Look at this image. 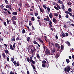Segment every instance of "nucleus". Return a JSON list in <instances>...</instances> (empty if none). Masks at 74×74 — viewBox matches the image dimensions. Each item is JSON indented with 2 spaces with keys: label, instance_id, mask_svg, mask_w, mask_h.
Here are the masks:
<instances>
[{
  "label": "nucleus",
  "instance_id": "1",
  "mask_svg": "<svg viewBox=\"0 0 74 74\" xmlns=\"http://www.w3.org/2000/svg\"><path fill=\"white\" fill-rule=\"evenodd\" d=\"M55 52H56V50L54 49L53 50H51V53H50V51H49L48 49L47 48L46 49L45 52V55H54L55 56Z\"/></svg>",
  "mask_w": 74,
  "mask_h": 74
},
{
  "label": "nucleus",
  "instance_id": "2",
  "mask_svg": "<svg viewBox=\"0 0 74 74\" xmlns=\"http://www.w3.org/2000/svg\"><path fill=\"white\" fill-rule=\"evenodd\" d=\"M49 46L51 49H52V48H53L54 47V44H53V42H49Z\"/></svg>",
  "mask_w": 74,
  "mask_h": 74
},
{
  "label": "nucleus",
  "instance_id": "3",
  "mask_svg": "<svg viewBox=\"0 0 74 74\" xmlns=\"http://www.w3.org/2000/svg\"><path fill=\"white\" fill-rule=\"evenodd\" d=\"M70 66H67L66 67L64 68V71L65 72L67 71V72L69 73L70 71Z\"/></svg>",
  "mask_w": 74,
  "mask_h": 74
},
{
  "label": "nucleus",
  "instance_id": "4",
  "mask_svg": "<svg viewBox=\"0 0 74 74\" xmlns=\"http://www.w3.org/2000/svg\"><path fill=\"white\" fill-rule=\"evenodd\" d=\"M47 63V61L45 60H43L42 61V67L45 68V64Z\"/></svg>",
  "mask_w": 74,
  "mask_h": 74
},
{
  "label": "nucleus",
  "instance_id": "5",
  "mask_svg": "<svg viewBox=\"0 0 74 74\" xmlns=\"http://www.w3.org/2000/svg\"><path fill=\"white\" fill-rule=\"evenodd\" d=\"M31 51L32 53H33L34 51H36V49L35 47H34V49H32Z\"/></svg>",
  "mask_w": 74,
  "mask_h": 74
},
{
  "label": "nucleus",
  "instance_id": "6",
  "mask_svg": "<svg viewBox=\"0 0 74 74\" xmlns=\"http://www.w3.org/2000/svg\"><path fill=\"white\" fill-rule=\"evenodd\" d=\"M55 45L56 47L58 48V49H60V46L58 43H55Z\"/></svg>",
  "mask_w": 74,
  "mask_h": 74
},
{
  "label": "nucleus",
  "instance_id": "7",
  "mask_svg": "<svg viewBox=\"0 0 74 74\" xmlns=\"http://www.w3.org/2000/svg\"><path fill=\"white\" fill-rule=\"evenodd\" d=\"M49 26H50V27H52V21L51 20L50 21L49 20Z\"/></svg>",
  "mask_w": 74,
  "mask_h": 74
},
{
  "label": "nucleus",
  "instance_id": "8",
  "mask_svg": "<svg viewBox=\"0 0 74 74\" xmlns=\"http://www.w3.org/2000/svg\"><path fill=\"white\" fill-rule=\"evenodd\" d=\"M44 19L45 21H47V22H49V20L50 19H49V18H44Z\"/></svg>",
  "mask_w": 74,
  "mask_h": 74
},
{
  "label": "nucleus",
  "instance_id": "9",
  "mask_svg": "<svg viewBox=\"0 0 74 74\" xmlns=\"http://www.w3.org/2000/svg\"><path fill=\"white\" fill-rule=\"evenodd\" d=\"M14 20H16V16H13L12 19V21H14Z\"/></svg>",
  "mask_w": 74,
  "mask_h": 74
},
{
  "label": "nucleus",
  "instance_id": "10",
  "mask_svg": "<svg viewBox=\"0 0 74 74\" xmlns=\"http://www.w3.org/2000/svg\"><path fill=\"white\" fill-rule=\"evenodd\" d=\"M52 21L54 23H56V22L57 21V20H56V19H55V18H53Z\"/></svg>",
  "mask_w": 74,
  "mask_h": 74
},
{
  "label": "nucleus",
  "instance_id": "11",
  "mask_svg": "<svg viewBox=\"0 0 74 74\" xmlns=\"http://www.w3.org/2000/svg\"><path fill=\"white\" fill-rule=\"evenodd\" d=\"M13 63L15 66V67H17V63L16 62V61H14L13 62Z\"/></svg>",
  "mask_w": 74,
  "mask_h": 74
},
{
  "label": "nucleus",
  "instance_id": "12",
  "mask_svg": "<svg viewBox=\"0 0 74 74\" xmlns=\"http://www.w3.org/2000/svg\"><path fill=\"white\" fill-rule=\"evenodd\" d=\"M59 54H58V53H57L56 54V56H55V58L58 59V58H59Z\"/></svg>",
  "mask_w": 74,
  "mask_h": 74
},
{
  "label": "nucleus",
  "instance_id": "13",
  "mask_svg": "<svg viewBox=\"0 0 74 74\" xmlns=\"http://www.w3.org/2000/svg\"><path fill=\"white\" fill-rule=\"evenodd\" d=\"M39 8H40V11L41 12H42V13H43V11H44V9H42L41 8H40V7H39Z\"/></svg>",
  "mask_w": 74,
  "mask_h": 74
},
{
  "label": "nucleus",
  "instance_id": "14",
  "mask_svg": "<svg viewBox=\"0 0 74 74\" xmlns=\"http://www.w3.org/2000/svg\"><path fill=\"white\" fill-rule=\"evenodd\" d=\"M66 44L68 46H70L71 45V44H70V43L69 41H67L66 42Z\"/></svg>",
  "mask_w": 74,
  "mask_h": 74
},
{
  "label": "nucleus",
  "instance_id": "15",
  "mask_svg": "<svg viewBox=\"0 0 74 74\" xmlns=\"http://www.w3.org/2000/svg\"><path fill=\"white\" fill-rule=\"evenodd\" d=\"M53 16V15L52 14V13H50L49 14V16L50 18H52V16Z\"/></svg>",
  "mask_w": 74,
  "mask_h": 74
},
{
  "label": "nucleus",
  "instance_id": "16",
  "mask_svg": "<svg viewBox=\"0 0 74 74\" xmlns=\"http://www.w3.org/2000/svg\"><path fill=\"white\" fill-rule=\"evenodd\" d=\"M37 58H38V59H39V60H40V56L39 54H38L37 55Z\"/></svg>",
  "mask_w": 74,
  "mask_h": 74
},
{
  "label": "nucleus",
  "instance_id": "17",
  "mask_svg": "<svg viewBox=\"0 0 74 74\" xmlns=\"http://www.w3.org/2000/svg\"><path fill=\"white\" fill-rule=\"evenodd\" d=\"M61 49L62 51H63V49L64 48V46H63L62 45H61Z\"/></svg>",
  "mask_w": 74,
  "mask_h": 74
},
{
  "label": "nucleus",
  "instance_id": "18",
  "mask_svg": "<svg viewBox=\"0 0 74 74\" xmlns=\"http://www.w3.org/2000/svg\"><path fill=\"white\" fill-rule=\"evenodd\" d=\"M31 63H32V64H36V63L35 62V61L32 60V61H30Z\"/></svg>",
  "mask_w": 74,
  "mask_h": 74
},
{
  "label": "nucleus",
  "instance_id": "19",
  "mask_svg": "<svg viewBox=\"0 0 74 74\" xmlns=\"http://www.w3.org/2000/svg\"><path fill=\"white\" fill-rule=\"evenodd\" d=\"M10 49H11L12 50H14V49L12 47V45H11L10 44Z\"/></svg>",
  "mask_w": 74,
  "mask_h": 74
},
{
  "label": "nucleus",
  "instance_id": "20",
  "mask_svg": "<svg viewBox=\"0 0 74 74\" xmlns=\"http://www.w3.org/2000/svg\"><path fill=\"white\" fill-rule=\"evenodd\" d=\"M12 15H17V12H13L12 14Z\"/></svg>",
  "mask_w": 74,
  "mask_h": 74
},
{
  "label": "nucleus",
  "instance_id": "21",
  "mask_svg": "<svg viewBox=\"0 0 74 74\" xmlns=\"http://www.w3.org/2000/svg\"><path fill=\"white\" fill-rule=\"evenodd\" d=\"M5 53H6L7 54V53H9V51L7 49L5 50Z\"/></svg>",
  "mask_w": 74,
  "mask_h": 74
},
{
  "label": "nucleus",
  "instance_id": "22",
  "mask_svg": "<svg viewBox=\"0 0 74 74\" xmlns=\"http://www.w3.org/2000/svg\"><path fill=\"white\" fill-rule=\"evenodd\" d=\"M18 5L20 6V8H22V3H20L18 4Z\"/></svg>",
  "mask_w": 74,
  "mask_h": 74
},
{
  "label": "nucleus",
  "instance_id": "23",
  "mask_svg": "<svg viewBox=\"0 0 74 74\" xmlns=\"http://www.w3.org/2000/svg\"><path fill=\"white\" fill-rule=\"evenodd\" d=\"M38 40L40 42H41L42 43H43V41L42 40H41V39L40 38H38Z\"/></svg>",
  "mask_w": 74,
  "mask_h": 74
},
{
  "label": "nucleus",
  "instance_id": "24",
  "mask_svg": "<svg viewBox=\"0 0 74 74\" xmlns=\"http://www.w3.org/2000/svg\"><path fill=\"white\" fill-rule=\"evenodd\" d=\"M66 62L67 63H70V60L68 59H66Z\"/></svg>",
  "mask_w": 74,
  "mask_h": 74
},
{
  "label": "nucleus",
  "instance_id": "25",
  "mask_svg": "<svg viewBox=\"0 0 74 74\" xmlns=\"http://www.w3.org/2000/svg\"><path fill=\"white\" fill-rule=\"evenodd\" d=\"M68 11L69 12H71L72 11V9L70 8H69L68 9Z\"/></svg>",
  "mask_w": 74,
  "mask_h": 74
},
{
  "label": "nucleus",
  "instance_id": "26",
  "mask_svg": "<svg viewBox=\"0 0 74 74\" xmlns=\"http://www.w3.org/2000/svg\"><path fill=\"white\" fill-rule=\"evenodd\" d=\"M54 15L56 17L58 16H59V15H58L57 13H54Z\"/></svg>",
  "mask_w": 74,
  "mask_h": 74
},
{
  "label": "nucleus",
  "instance_id": "27",
  "mask_svg": "<svg viewBox=\"0 0 74 74\" xmlns=\"http://www.w3.org/2000/svg\"><path fill=\"white\" fill-rule=\"evenodd\" d=\"M17 66L19 67V61L17 62Z\"/></svg>",
  "mask_w": 74,
  "mask_h": 74
},
{
  "label": "nucleus",
  "instance_id": "28",
  "mask_svg": "<svg viewBox=\"0 0 74 74\" xmlns=\"http://www.w3.org/2000/svg\"><path fill=\"white\" fill-rule=\"evenodd\" d=\"M58 2L59 3H60V4H62V3H63V2L60 0L58 1Z\"/></svg>",
  "mask_w": 74,
  "mask_h": 74
},
{
  "label": "nucleus",
  "instance_id": "29",
  "mask_svg": "<svg viewBox=\"0 0 74 74\" xmlns=\"http://www.w3.org/2000/svg\"><path fill=\"white\" fill-rule=\"evenodd\" d=\"M2 55L3 58H5V55L4 53H2Z\"/></svg>",
  "mask_w": 74,
  "mask_h": 74
},
{
  "label": "nucleus",
  "instance_id": "30",
  "mask_svg": "<svg viewBox=\"0 0 74 74\" xmlns=\"http://www.w3.org/2000/svg\"><path fill=\"white\" fill-rule=\"evenodd\" d=\"M14 25H16V22L15 21L13 20L12 21Z\"/></svg>",
  "mask_w": 74,
  "mask_h": 74
},
{
  "label": "nucleus",
  "instance_id": "31",
  "mask_svg": "<svg viewBox=\"0 0 74 74\" xmlns=\"http://www.w3.org/2000/svg\"><path fill=\"white\" fill-rule=\"evenodd\" d=\"M27 61L28 62H29V63H30V58H29V57L27 58Z\"/></svg>",
  "mask_w": 74,
  "mask_h": 74
},
{
  "label": "nucleus",
  "instance_id": "32",
  "mask_svg": "<svg viewBox=\"0 0 74 74\" xmlns=\"http://www.w3.org/2000/svg\"><path fill=\"white\" fill-rule=\"evenodd\" d=\"M30 37H28L27 38V41H29L30 40Z\"/></svg>",
  "mask_w": 74,
  "mask_h": 74
},
{
  "label": "nucleus",
  "instance_id": "33",
  "mask_svg": "<svg viewBox=\"0 0 74 74\" xmlns=\"http://www.w3.org/2000/svg\"><path fill=\"white\" fill-rule=\"evenodd\" d=\"M7 24L8 25H9V23H10V22L9 21V20H8V19H7Z\"/></svg>",
  "mask_w": 74,
  "mask_h": 74
},
{
  "label": "nucleus",
  "instance_id": "34",
  "mask_svg": "<svg viewBox=\"0 0 74 74\" xmlns=\"http://www.w3.org/2000/svg\"><path fill=\"white\" fill-rule=\"evenodd\" d=\"M56 6L57 7H58V8H59V9H61V8L60 7V6H59L58 4H57Z\"/></svg>",
  "mask_w": 74,
  "mask_h": 74
},
{
  "label": "nucleus",
  "instance_id": "35",
  "mask_svg": "<svg viewBox=\"0 0 74 74\" xmlns=\"http://www.w3.org/2000/svg\"><path fill=\"white\" fill-rule=\"evenodd\" d=\"M62 37H64L66 36V34L64 33H63L62 35Z\"/></svg>",
  "mask_w": 74,
  "mask_h": 74
},
{
  "label": "nucleus",
  "instance_id": "36",
  "mask_svg": "<svg viewBox=\"0 0 74 74\" xmlns=\"http://www.w3.org/2000/svg\"><path fill=\"white\" fill-rule=\"evenodd\" d=\"M3 23L4 26H7V24L6 23V22H4Z\"/></svg>",
  "mask_w": 74,
  "mask_h": 74
},
{
  "label": "nucleus",
  "instance_id": "37",
  "mask_svg": "<svg viewBox=\"0 0 74 74\" xmlns=\"http://www.w3.org/2000/svg\"><path fill=\"white\" fill-rule=\"evenodd\" d=\"M35 15L36 16H37L38 15V12H35Z\"/></svg>",
  "mask_w": 74,
  "mask_h": 74
},
{
  "label": "nucleus",
  "instance_id": "38",
  "mask_svg": "<svg viewBox=\"0 0 74 74\" xmlns=\"http://www.w3.org/2000/svg\"><path fill=\"white\" fill-rule=\"evenodd\" d=\"M33 43H34V44H38V43H37V42H36V40H34V41Z\"/></svg>",
  "mask_w": 74,
  "mask_h": 74
},
{
  "label": "nucleus",
  "instance_id": "39",
  "mask_svg": "<svg viewBox=\"0 0 74 74\" xmlns=\"http://www.w3.org/2000/svg\"><path fill=\"white\" fill-rule=\"evenodd\" d=\"M31 48H32V45H30L28 47V49H29L30 50L31 49Z\"/></svg>",
  "mask_w": 74,
  "mask_h": 74
},
{
  "label": "nucleus",
  "instance_id": "40",
  "mask_svg": "<svg viewBox=\"0 0 74 74\" xmlns=\"http://www.w3.org/2000/svg\"><path fill=\"white\" fill-rule=\"evenodd\" d=\"M46 66L47 67V68H48L49 67V64L47 63L46 64Z\"/></svg>",
  "mask_w": 74,
  "mask_h": 74
},
{
  "label": "nucleus",
  "instance_id": "41",
  "mask_svg": "<svg viewBox=\"0 0 74 74\" xmlns=\"http://www.w3.org/2000/svg\"><path fill=\"white\" fill-rule=\"evenodd\" d=\"M15 44H16V43H15L13 45V47L14 48H15Z\"/></svg>",
  "mask_w": 74,
  "mask_h": 74
},
{
  "label": "nucleus",
  "instance_id": "42",
  "mask_svg": "<svg viewBox=\"0 0 74 74\" xmlns=\"http://www.w3.org/2000/svg\"><path fill=\"white\" fill-rule=\"evenodd\" d=\"M32 20L33 21H34L35 20V19L34 18V17H32Z\"/></svg>",
  "mask_w": 74,
  "mask_h": 74
},
{
  "label": "nucleus",
  "instance_id": "43",
  "mask_svg": "<svg viewBox=\"0 0 74 74\" xmlns=\"http://www.w3.org/2000/svg\"><path fill=\"white\" fill-rule=\"evenodd\" d=\"M68 5H71V4L70 3V2H69L67 3Z\"/></svg>",
  "mask_w": 74,
  "mask_h": 74
},
{
  "label": "nucleus",
  "instance_id": "44",
  "mask_svg": "<svg viewBox=\"0 0 74 74\" xmlns=\"http://www.w3.org/2000/svg\"><path fill=\"white\" fill-rule=\"evenodd\" d=\"M43 7H44L45 9H46L47 8V6L45 5H43Z\"/></svg>",
  "mask_w": 74,
  "mask_h": 74
},
{
  "label": "nucleus",
  "instance_id": "45",
  "mask_svg": "<svg viewBox=\"0 0 74 74\" xmlns=\"http://www.w3.org/2000/svg\"><path fill=\"white\" fill-rule=\"evenodd\" d=\"M65 13H66V14H69V12L67 11H65Z\"/></svg>",
  "mask_w": 74,
  "mask_h": 74
},
{
  "label": "nucleus",
  "instance_id": "46",
  "mask_svg": "<svg viewBox=\"0 0 74 74\" xmlns=\"http://www.w3.org/2000/svg\"><path fill=\"white\" fill-rule=\"evenodd\" d=\"M54 8L56 10H59V8H58L56 7V6H54Z\"/></svg>",
  "mask_w": 74,
  "mask_h": 74
},
{
  "label": "nucleus",
  "instance_id": "47",
  "mask_svg": "<svg viewBox=\"0 0 74 74\" xmlns=\"http://www.w3.org/2000/svg\"><path fill=\"white\" fill-rule=\"evenodd\" d=\"M29 25H32V22L30 21L29 22Z\"/></svg>",
  "mask_w": 74,
  "mask_h": 74
},
{
  "label": "nucleus",
  "instance_id": "48",
  "mask_svg": "<svg viewBox=\"0 0 74 74\" xmlns=\"http://www.w3.org/2000/svg\"><path fill=\"white\" fill-rule=\"evenodd\" d=\"M55 38L56 39H57V40H58V35H56Z\"/></svg>",
  "mask_w": 74,
  "mask_h": 74
},
{
  "label": "nucleus",
  "instance_id": "49",
  "mask_svg": "<svg viewBox=\"0 0 74 74\" xmlns=\"http://www.w3.org/2000/svg\"><path fill=\"white\" fill-rule=\"evenodd\" d=\"M31 66H32V67L33 68L34 70L35 69V66H34L33 65H31Z\"/></svg>",
  "mask_w": 74,
  "mask_h": 74
},
{
  "label": "nucleus",
  "instance_id": "50",
  "mask_svg": "<svg viewBox=\"0 0 74 74\" xmlns=\"http://www.w3.org/2000/svg\"><path fill=\"white\" fill-rule=\"evenodd\" d=\"M22 33H25V29H23Z\"/></svg>",
  "mask_w": 74,
  "mask_h": 74
},
{
  "label": "nucleus",
  "instance_id": "51",
  "mask_svg": "<svg viewBox=\"0 0 74 74\" xmlns=\"http://www.w3.org/2000/svg\"><path fill=\"white\" fill-rule=\"evenodd\" d=\"M69 14H66V15L65 16V17L67 18H69Z\"/></svg>",
  "mask_w": 74,
  "mask_h": 74
},
{
  "label": "nucleus",
  "instance_id": "52",
  "mask_svg": "<svg viewBox=\"0 0 74 74\" xmlns=\"http://www.w3.org/2000/svg\"><path fill=\"white\" fill-rule=\"evenodd\" d=\"M12 41H15V39L14 38L12 39Z\"/></svg>",
  "mask_w": 74,
  "mask_h": 74
},
{
  "label": "nucleus",
  "instance_id": "53",
  "mask_svg": "<svg viewBox=\"0 0 74 74\" xmlns=\"http://www.w3.org/2000/svg\"><path fill=\"white\" fill-rule=\"evenodd\" d=\"M5 7L7 8H9V5H7L5 6Z\"/></svg>",
  "mask_w": 74,
  "mask_h": 74
},
{
  "label": "nucleus",
  "instance_id": "54",
  "mask_svg": "<svg viewBox=\"0 0 74 74\" xmlns=\"http://www.w3.org/2000/svg\"><path fill=\"white\" fill-rule=\"evenodd\" d=\"M28 21H29V20H28V19H26L25 21V22H26V23H27V22H28Z\"/></svg>",
  "mask_w": 74,
  "mask_h": 74
},
{
  "label": "nucleus",
  "instance_id": "55",
  "mask_svg": "<svg viewBox=\"0 0 74 74\" xmlns=\"http://www.w3.org/2000/svg\"><path fill=\"white\" fill-rule=\"evenodd\" d=\"M3 12L6 15H8V13H7V12Z\"/></svg>",
  "mask_w": 74,
  "mask_h": 74
},
{
  "label": "nucleus",
  "instance_id": "56",
  "mask_svg": "<svg viewBox=\"0 0 74 74\" xmlns=\"http://www.w3.org/2000/svg\"><path fill=\"white\" fill-rule=\"evenodd\" d=\"M63 27H65V28H67V26H66L65 25H64Z\"/></svg>",
  "mask_w": 74,
  "mask_h": 74
},
{
  "label": "nucleus",
  "instance_id": "57",
  "mask_svg": "<svg viewBox=\"0 0 74 74\" xmlns=\"http://www.w3.org/2000/svg\"><path fill=\"white\" fill-rule=\"evenodd\" d=\"M38 22L39 23L40 25V26H41V23L39 21V20H38Z\"/></svg>",
  "mask_w": 74,
  "mask_h": 74
},
{
  "label": "nucleus",
  "instance_id": "58",
  "mask_svg": "<svg viewBox=\"0 0 74 74\" xmlns=\"http://www.w3.org/2000/svg\"><path fill=\"white\" fill-rule=\"evenodd\" d=\"M9 8L10 9H11V7H12V6H11V5H9Z\"/></svg>",
  "mask_w": 74,
  "mask_h": 74
},
{
  "label": "nucleus",
  "instance_id": "59",
  "mask_svg": "<svg viewBox=\"0 0 74 74\" xmlns=\"http://www.w3.org/2000/svg\"><path fill=\"white\" fill-rule=\"evenodd\" d=\"M70 15V16H71L72 15V13L69 12V13L68 14Z\"/></svg>",
  "mask_w": 74,
  "mask_h": 74
},
{
  "label": "nucleus",
  "instance_id": "60",
  "mask_svg": "<svg viewBox=\"0 0 74 74\" xmlns=\"http://www.w3.org/2000/svg\"><path fill=\"white\" fill-rule=\"evenodd\" d=\"M61 7L62 8V9H64L65 7L64 6V5H62Z\"/></svg>",
  "mask_w": 74,
  "mask_h": 74
},
{
  "label": "nucleus",
  "instance_id": "61",
  "mask_svg": "<svg viewBox=\"0 0 74 74\" xmlns=\"http://www.w3.org/2000/svg\"><path fill=\"white\" fill-rule=\"evenodd\" d=\"M62 16L60 15H59V19H60V18H62Z\"/></svg>",
  "mask_w": 74,
  "mask_h": 74
},
{
  "label": "nucleus",
  "instance_id": "62",
  "mask_svg": "<svg viewBox=\"0 0 74 74\" xmlns=\"http://www.w3.org/2000/svg\"><path fill=\"white\" fill-rule=\"evenodd\" d=\"M5 2L6 4H8V2L7 0H5Z\"/></svg>",
  "mask_w": 74,
  "mask_h": 74
},
{
  "label": "nucleus",
  "instance_id": "63",
  "mask_svg": "<svg viewBox=\"0 0 74 74\" xmlns=\"http://www.w3.org/2000/svg\"><path fill=\"white\" fill-rule=\"evenodd\" d=\"M47 10L49 11H50V8H49V7L47 8Z\"/></svg>",
  "mask_w": 74,
  "mask_h": 74
},
{
  "label": "nucleus",
  "instance_id": "64",
  "mask_svg": "<svg viewBox=\"0 0 74 74\" xmlns=\"http://www.w3.org/2000/svg\"><path fill=\"white\" fill-rule=\"evenodd\" d=\"M11 60L12 62H13L14 60V58H12L11 59Z\"/></svg>",
  "mask_w": 74,
  "mask_h": 74
}]
</instances>
